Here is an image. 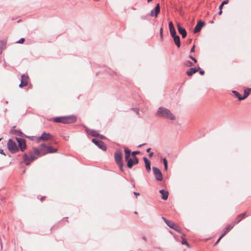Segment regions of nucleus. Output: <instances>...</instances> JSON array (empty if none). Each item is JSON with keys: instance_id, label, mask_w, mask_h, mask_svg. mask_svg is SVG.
Returning a JSON list of instances; mask_svg holds the SVG:
<instances>
[{"instance_id": "f257e3e1", "label": "nucleus", "mask_w": 251, "mask_h": 251, "mask_svg": "<svg viewBox=\"0 0 251 251\" xmlns=\"http://www.w3.org/2000/svg\"><path fill=\"white\" fill-rule=\"evenodd\" d=\"M155 115L157 117L166 118L171 120H175L176 119V117L173 115L171 111L164 107H159L156 112Z\"/></svg>"}, {"instance_id": "f03ea898", "label": "nucleus", "mask_w": 251, "mask_h": 251, "mask_svg": "<svg viewBox=\"0 0 251 251\" xmlns=\"http://www.w3.org/2000/svg\"><path fill=\"white\" fill-rule=\"evenodd\" d=\"M76 121V117L75 116H69L66 117H58L53 118V121L56 123L68 124L74 122Z\"/></svg>"}, {"instance_id": "7ed1b4c3", "label": "nucleus", "mask_w": 251, "mask_h": 251, "mask_svg": "<svg viewBox=\"0 0 251 251\" xmlns=\"http://www.w3.org/2000/svg\"><path fill=\"white\" fill-rule=\"evenodd\" d=\"M114 158L116 163L119 165L120 169L122 171H124L123 162V153L121 150H116L114 154Z\"/></svg>"}, {"instance_id": "20e7f679", "label": "nucleus", "mask_w": 251, "mask_h": 251, "mask_svg": "<svg viewBox=\"0 0 251 251\" xmlns=\"http://www.w3.org/2000/svg\"><path fill=\"white\" fill-rule=\"evenodd\" d=\"M125 159L127 161V165L129 168H131L134 165L133 159L130 158L131 151L127 148H125Z\"/></svg>"}, {"instance_id": "39448f33", "label": "nucleus", "mask_w": 251, "mask_h": 251, "mask_svg": "<svg viewBox=\"0 0 251 251\" xmlns=\"http://www.w3.org/2000/svg\"><path fill=\"white\" fill-rule=\"evenodd\" d=\"M8 149L12 152H16L18 151L16 143L12 139H9L7 143Z\"/></svg>"}, {"instance_id": "423d86ee", "label": "nucleus", "mask_w": 251, "mask_h": 251, "mask_svg": "<svg viewBox=\"0 0 251 251\" xmlns=\"http://www.w3.org/2000/svg\"><path fill=\"white\" fill-rule=\"evenodd\" d=\"M152 171L156 179L158 181H161L163 177L162 173L160 170L156 167H153Z\"/></svg>"}, {"instance_id": "0eeeda50", "label": "nucleus", "mask_w": 251, "mask_h": 251, "mask_svg": "<svg viewBox=\"0 0 251 251\" xmlns=\"http://www.w3.org/2000/svg\"><path fill=\"white\" fill-rule=\"evenodd\" d=\"M92 141L93 143H94L97 146L100 148L103 151H105L106 150V147L104 143L100 140H98L96 139H93Z\"/></svg>"}, {"instance_id": "6e6552de", "label": "nucleus", "mask_w": 251, "mask_h": 251, "mask_svg": "<svg viewBox=\"0 0 251 251\" xmlns=\"http://www.w3.org/2000/svg\"><path fill=\"white\" fill-rule=\"evenodd\" d=\"M23 158L25 164L26 165H28L32 161L36 158V157L32 155L27 156V155L25 154L24 155Z\"/></svg>"}, {"instance_id": "1a4fd4ad", "label": "nucleus", "mask_w": 251, "mask_h": 251, "mask_svg": "<svg viewBox=\"0 0 251 251\" xmlns=\"http://www.w3.org/2000/svg\"><path fill=\"white\" fill-rule=\"evenodd\" d=\"M46 151H47V149L42 147V145L40 146L39 150L37 149L34 150V153L38 156H41L47 154L48 153H44V152Z\"/></svg>"}, {"instance_id": "9d476101", "label": "nucleus", "mask_w": 251, "mask_h": 251, "mask_svg": "<svg viewBox=\"0 0 251 251\" xmlns=\"http://www.w3.org/2000/svg\"><path fill=\"white\" fill-rule=\"evenodd\" d=\"M28 77L27 75H21V83L19 84V87L21 88L25 86L28 84Z\"/></svg>"}, {"instance_id": "9b49d317", "label": "nucleus", "mask_w": 251, "mask_h": 251, "mask_svg": "<svg viewBox=\"0 0 251 251\" xmlns=\"http://www.w3.org/2000/svg\"><path fill=\"white\" fill-rule=\"evenodd\" d=\"M16 140L18 143L20 150L22 151H24L26 148V144L25 139L20 138H16Z\"/></svg>"}, {"instance_id": "f8f14e48", "label": "nucleus", "mask_w": 251, "mask_h": 251, "mask_svg": "<svg viewBox=\"0 0 251 251\" xmlns=\"http://www.w3.org/2000/svg\"><path fill=\"white\" fill-rule=\"evenodd\" d=\"M160 12V5L158 3L155 7L152 9L151 12V16L156 17L159 13Z\"/></svg>"}, {"instance_id": "ddd939ff", "label": "nucleus", "mask_w": 251, "mask_h": 251, "mask_svg": "<svg viewBox=\"0 0 251 251\" xmlns=\"http://www.w3.org/2000/svg\"><path fill=\"white\" fill-rule=\"evenodd\" d=\"M204 25V23L202 21L199 22L196 25V26L195 27V28L194 29V32L195 33H197L201 30L202 26Z\"/></svg>"}, {"instance_id": "4468645a", "label": "nucleus", "mask_w": 251, "mask_h": 251, "mask_svg": "<svg viewBox=\"0 0 251 251\" xmlns=\"http://www.w3.org/2000/svg\"><path fill=\"white\" fill-rule=\"evenodd\" d=\"M177 29H178V32L179 33V34H180L182 35V38H185L187 35V32H186V30L184 28L181 27V26L179 23H178L177 24Z\"/></svg>"}, {"instance_id": "2eb2a0df", "label": "nucleus", "mask_w": 251, "mask_h": 251, "mask_svg": "<svg viewBox=\"0 0 251 251\" xmlns=\"http://www.w3.org/2000/svg\"><path fill=\"white\" fill-rule=\"evenodd\" d=\"M42 147L46 148L47 149V151L44 152V153H53L57 151V150L53 148L51 146H47L45 145V144H42Z\"/></svg>"}, {"instance_id": "dca6fc26", "label": "nucleus", "mask_w": 251, "mask_h": 251, "mask_svg": "<svg viewBox=\"0 0 251 251\" xmlns=\"http://www.w3.org/2000/svg\"><path fill=\"white\" fill-rule=\"evenodd\" d=\"M235 226V223L232 222L224 228V232L222 234V236H224L230 230L232 229Z\"/></svg>"}, {"instance_id": "f3484780", "label": "nucleus", "mask_w": 251, "mask_h": 251, "mask_svg": "<svg viewBox=\"0 0 251 251\" xmlns=\"http://www.w3.org/2000/svg\"><path fill=\"white\" fill-rule=\"evenodd\" d=\"M169 30H170V34H171L172 37L176 35V30L175 29L174 26L173 25V23L172 22H169Z\"/></svg>"}, {"instance_id": "a211bd4d", "label": "nucleus", "mask_w": 251, "mask_h": 251, "mask_svg": "<svg viewBox=\"0 0 251 251\" xmlns=\"http://www.w3.org/2000/svg\"><path fill=\"white\" fill-rule=\"evenodd\" d=\"M51 135L49 133H47L46 132H44L42 134L41 136L39 137L40 140H42L44 141L48 140L50 137H51Z\"/></svg>"}, {"instance_id": "6ab92c4d", "label": "nucleus", "mask_w": 251, "mask_h": 251, "mask_svg": "<svg viewBox=\"0 0 251 251\" xmlns=\"http://www.w3.org/2000/svg\"><path fill=\"white\" fill-rule=\"evenodd\" d=\"M159 193L161 195V198L164 200H166L168 198L169 193L163 189L160 190Z\"/></svg>"}, {"instance_id": "aec40b11", "label": "nucleus", "mask_w": 251, "mask_h": 251, "mask_svg": "<svg viewBox=\"0 0 251 251\" xmlns=\"http://www.w3.org/2000/svg\"><path fill=\"white\" fill-rule=\"evenodd\" d=\"M143 159L145 162L146 169L149 172L151 170L150 161L146 157H144Z\"/></svg>"}, {"instance_id": "412c9836", "label": "nucleus", "mask_w": 251, "mask_h": 251, "mask_svg": "<svg viewBox=\"0 0 251 251\" xmlns=\"http://www.w3.org/2000/svg\"><path fill=\"white\" fill-rule=\"evenodd\" d=\"M251 93V88L246 89L244 90V96L243 98H239V100H243L248 97L249 94Z\"/></svg>"}, {"instance_id": "4be33fe9", "label": "nucleus", "mask_w": 251, "mask_h": 251, "mask_svg": "<svg viewBox=\"0 0 251 251\" xmlns=\"http://www.w3.org/2000/svg\"><path fill=\"white\" fill-rule=\"evenodd\" d=\"M172 37L173 38L174 42H175V44L176 45V46L178 48H179L180 46L179 37L178 35H176L175 36H172Z\"/></svg>"}, {"instance_id": "5701e85b", "label": "nucleus", "mask_w": 251, "mask_h": 251, "mask_svg": "<svg viewBox=\"0 0 251 251\" xmlns=\"http://www.w3.org/2000/svg\"><path fill=\"white\" fill-rule=\"evenodd\" d=\"M246 215V213H243L241 214H239L237 217L236 218L235 222H234L235 224H237L239 223L242 218H243Z\"/></svg>"}, {"instance_id": "b1692460", "label": "nucleus", "mask_w": 251, "mask_h": 251, "mask_svg": "<svg viewBox=\"0 0 251 251\" xmlns=\"http://www.w3.org/2000/svg\"><path fill=\"white\" fill-rule=\"evenodd\" d=\"M198 71V69L191 68L188 70V71L187 72L186 74L188 76H190V75H192L193 74H195L196 72H197Z\"/></svg>"}, {"instance_id": "393cba45", "label": "nucleus", "mask_w": 251, "mask_h": 251, "mask_svg": "<svg viewBox=\"0 0 251 251\" xmlns=\"http://www.w3.org/2000/svg\"><path fill=\"white\" fill-rule=\"evenodd\" d=\"M168 226H169L170 228L174 229L178 231V229L176 227L175 224L172 221H169L168 223L166 224Z\"/></svg>"}, {"instance_id": "a878e982", "label": "nucleus", "mask_w": 251, "mask_h": 251, "mask_svg": "<svg viewBox=\"0 0 251 251\" xmlns=\"http://www.w3.org/2000/svg\"><path fill=\"white\" fill-rule=\"evenodd\" d=\"M87 132H89V133L91 134L92 136L94 137L98 136V135H99V134L97 132V131L95 130H90L89 131H87Z\"/></svg>"}, {"instance_id": "bb28decb", "label": "nucleus", "mask_w": 251, "mask_h": 251, "mask_svg": "<svg viewBox=\"0 0 251 251\" xmlns=\"http://www.w3.org/2000/svg\"><path fill=\"white\" fill-rule=\"evenodd\" d=\"M6 45V41L2 40L0 42V48L4 49Z\"/></svg>"}, {"instance_id": "cd10ccee", "label": "nucleus", "mask_w": 251, "mask_h": 251, "mask_svg": "<svg viewBox=\"0 0 251 251\" xmlns=\"http://www.w3.org/2000/svg\"><path fill=\"white\" fill-rule=\"evenodd\" d=\"M163 164H164V169L165 171H167V170L168 169V162H167V160L166 158H164L163 159Z\"/></svg>"}, {"instance_id": "c85d7f7f", "label": "nucleus", "mask_w": 251, "mask_h": 251, "mask_svg": "<svg viewBox=\"0 0 251 251\" xmlns=\"http://www.w3.org/2000/svg\"><path fill=\"white\" fill-rule=\"evenodd\" d=\"M228 3V0H225L224 1L222 2V3L219 6V9H222L223 6H224V5Z\"/></svg>"}, {"instance_id": "c756f323", "label": "nucleus", "mask_w": 251, "mask_h": 251, "mask_svg": "<svg viewBox=\"0 0 251 251\" xmlns=\"http://www.w3.org/2000/svg\"><path fill=\"white\" fill-rule=\"evenodd\" d=\"M12 133H14L15 134H17V135H19L20 136L23 135V133L20 130H12Z\"/></svg>"}, {"instance_id": "7c9ffc66", "label": "nucleus", "mask_w": 251, "mask_h": 251, "mask_svg": "<svg viewBox=\"0 0 251 251\" xmlns=\"http://www.w3.org/2000/svg\"><path fill=\"white\" fill-rule=\"evenodd\" d=\"M232 92L235 94V95L238 98V99L239 98H243V97H242L238 92L236 91H233Z\"/></svg>"}, {"instance_id": "2f4dec72", "label": "nucleus", "mask_w": 251, "mask_h": 251, "mask_svg": "<svg viewBox=\"0 0 251 251\" xmlns=\"http://www.w3.org/2000/svg\"><path fill=\"white\" fill-rule=\"evenodd\" d=\"M185 65L188 67H191L194 65V64L190 61H187L185 63Z\"/></svg>"}, {"instance_id": "473e14b6", "label": "nucleus", "mask_w": 251, "mask_h": 251, "mask_svg": "<svg viewBox=\"0 0 251 251\" xmlns=\"http://www.w3.org/2000/svg\"><path fill=\"white\" fill-rule=\"evenodd\" d=\"M181 244H183V245H187L188 247H189V244L188 243V242H187L186 240H185L184 239H183L182 240V242H181Z\"/></svg>"}, {"instance_id": "72a5a7b5", "label": "nucleus", "mask_w": 251, "mask_h": 251, "mask_svg": "<svg viewBox=\"0 0 251 251\" xmlns=\"http://www.w3.org/2000/svg\"><path fill=\"white\" fill-rule=\"evenodd\" d=\"M134 164H136L138 163V159L137 157L134 156L133 159Z\"/></svg>"}, {"instance_id": "f704fd0d", "label": "nucleus", "mask_w": 251, "mask_h": 251, "mask_svg": "<svg viewBox=\"0 0 251 251\" xmlns=\"http://www.w3.org/2000/svg\"><path fill=\"white\" fill-rule=\"evenodd\" d=\"M159 34H160V36L161 39H162V38H163V29H162V28H160V30H159Z\"/></svg>"}, {"instance_id": "c9c22d12", "label": "nucleus", "mask_w": 251, "mask_h": 251, "mask_svg": "<svg viewBox=\"0 0 251 251\" xmlns=\"http://www.w3.org/2000/svg\"><path fill=\"white\" fill-rule=\"evenodd\" d=\"M25 41L24 38H21L20 40H19L18 41H17L16 43L18 44H21L24 42Z\"/></svg>"}, {"instance_id": "e433bc0d", "label": "nucleus", "mask_w": 251, "mask_h": 251, "mask_svg": "<svg viewBox=\"0 0 251 251\" xmlns=\"http://www.w3.org/2000/svg\"><path fill=\"white\" fill-rule=\"evenodd\" d=\"M140 153V151H133V152H132V155H134V156L136 154H138V153Z\"/></svg>"}, {"instance_id": "4c0bfd02", "label": "nucleus", "mask_w": 251, "mask_h": 251, "mask_svg": "<svg viewBox=\"0 0 251 251\" xmlns=\"http://www.w3.org/2000/svg\"><path fill=\"white\" fill-rule=\"evenodd\" d=\"M133 110L137 114H139V109L138 108H134Z\"/></svg>"}, {"instance_id": "58836bf2", "label": "nucleus", "mask_w": 251, "mask_h": 251, "mask_svg": "<svg viewBox=\"0 0 251 251\" xmlns=\"http://www.w3.org/2000/svg\"><path fill=\"white\" fill-rule=\"evenodd\" d=\"M195 46L194 45L192 48L191 49V50H190V52H193L195 51Z\"/></svg>"}, {"instance_id": "ea45409f", "label": "nucleus", "mask_w": 251, "mask_h": 251, "mask_svg": "<svg viewBox=\"0 0 251 251\" xmlns=\"http://www.w3.org/2000/svg\"><path fill=\"white\" fill-rule=\"evenodd\" d=\"M162 219L163 220V221L165 222L166 224H167L168 223V222L169 221V220H167L165 217H162Z\"/></svg>"}, {"instance_id": "a19ab883", "label": "nucleus", "mask_w": 251, "mask_h": 251, "mask_svg": "<svg viewBox=\"0 0 251 251\" xmlns=\"http://www.w3.org/2000/svg\"><path fill=\"white\" fill-rule=\"evenodd\" d=\"M224 236H222V234L221 235V236L218 238V239L217 240V242H216V243H218L220 240Z\"/></svg>"}, {"instance_id": "79ce46f5", "label": "nucleus", "mask_w": 251, "mask_h": 251, "mask_svg": "<svg viewBox=\"0 0 251 251\" xmlns=\"http://www.w3.org/2000/svg\"><path fill=\"white\" fill-rule=\"evenodd\" d=\"M219 11L218 12V15H222V13H223V11H222V9H219Z\"/></svg>"}, {"instance_id": "37998d69", "label": "nucleus", "mask_w": 251, "mask_h": 251, "mask_svg": "<svg viewBox=\"0 0 251 251\" xmlns=\"http://www.w3.org/2000/svg\"><path fill=\"white\" fill-rule=\"evenodd\" d=\"M200 74L201 75H204V71H203V70H201V71H200Z\"/></svg>"}, {"instance_id": "c03bdc74", "label": "nucleus", "mask_w": 251, "mask_h": 251, "mask_svg": "<svg viewBox=\"0 0 251 251\" xmlns=\"http://www.w3.org/2000/svg\"><path fill=\"white\" fill-rule=\"evenodd\" d=\"M0 153L1 154H3V155H5L4 152V151L2 150H0Z\"/></svg>"}, {"instance_id": "a18cd8bd", "label": "nucleus", "mask_w": 251, "mask_h": 251, "mask_svg": "<svg viewBox=\"0 0 251 251\" xmlns=\"http://www.w3.org/2000/svg\"><path fill=\"white\" fill-rule=\"evenodd\" d=\"M134 194L136 196H137H137H139V195H140L139 193L135 192H134Z\"/></svg>"}, {"instance_id": "49530a36", "label": "nucleus", "mask_w": 251, "mask_h": 251, "mask_svg": "<svg viewBox=\"0 0 251 251\" xmlns=\"http://www.w3.org/2000/svg\"><path fill=\"white\" fill-rule=\"evenodd\" d=\"M153 153L152 152H150V154H149V156H150V157H152V155H153Z\"/></svg>"}, {"instance_id": "de8ad7c7", "label": "nucleus", "mask_w": 251, "mask_h": 251, "mask_svg": "<svg viewBox=\"0 0 251 251\" xmlns=\"http://www.w3.org/2000/svg\"><path fill=\"white\" fill-rule=\"evenodd\" d=\"M192 60H193L195 63L197 62V60L195 58H192Z\"/></svg>"}, {"instance_id": "09e8293b", "label": "nucleus", "mask_w": 251, "mask_h": 251, "mask_svg": "<svg viewBox=\"0 0 251 251\" xmlns=\"http://www.w3.org/2000/svg\"><path fill=\"white\" fill-rule=\"evenodd\" d=\"M151 150V148H148L147 149L146 151L148 152H149Z\"/></svg>"}, {"instance_id": "8fccbe9b", "label": "nucleus", "mask_w": 251, "mask_h": 251, "mask_svg": "<svg viewBox=\"0 0 251 251\" xmlns=\"http://www.w3.org/2000/svg\"><path fill=\"white\" fill-rule=\"evenodd\" d=\"M99 136H100V138L101 139H103L104 138V136L103 135H99Z\"/></svg>"}, {"instance_id": "3c124183", "label": "nucleus", "mask_w": 251, "mask_h": 251, "mask_svg": "<svg viewBox=\"0 0 251 251\" xmlns=\"http://www.w3.org/2000/svg\"><path fill=\"white\" fill-rule=\"evenodd\" d=\"M146 145V144H145H145H141V145H139V146H138V147H141V146H144V145Z\"/></svg>"}, {"instance_id": "603ef678", "label": "nucleus", "mask_w": 251, "mask_h": 251, "mask_svg": "<svg viewBox=\"0 0 251 251\" xmlns=\"http://www.w3.org/2000/svg\"><path fill=\"white\" fill-rule=\"evenodd\" d=\"M3 49H1V48H0V54H1L2 53V50Z\"/></svg>"}, {"instance_id": "864d4df0", "label": "nucleus", "mask_w": 251, "mask_h": 251, "mask_svg": "<svg viewBox=\"0 0 251 251\" xmlns=\"http://www.w3.org/2000/svg\"><path fill=\"white\" fill-rule=\"evenodd\" d=\"M189 57L192 60V58H194V57H192L191 55H189Z\"/></svg>"}, {"instance_id": "5fc2aeb1", "label": "nucleus", "mask_w": 251, "mask_h": 251, "mask_svg": "<svg viewBox=\"0 0 251 251\" xmlns=\"http://www.w3.org/2000/svg\"><path fill=\"white\" fill-rule=\"evenodd\" d=\"M44 197H42L41 199V201H43L44 200Z\"/></svg>"}, {"instance_id": "6e6d98bb", "label": "nucleus", "mask_w": 251, "mask_h": 251, "mask_svg": "<svg viewBox=\"0 0 251 251\" xmlns=\"http://www.w3.org/2000/svg\"><path fill=\"white\" fill-rule=\"evenodd\" d=\"M151 1H152V0H148V2H150Z\"/></svg>"}]
</instances>
